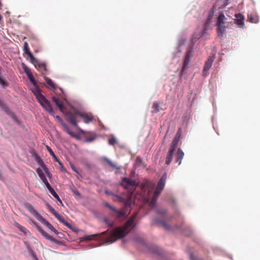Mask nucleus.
Returning <instances> with one entry per match:
<instances>
[{
  "instance_id": "obj_1",
  "label": "nucleus",
  "mask_w": 260,
  "mask_h": 260,
  "mask_svg": "<svg viewBox=\"0 0 260 260\" xmlns=\"http://www.w3.org/2000/svg\"><path fill=\"white\" fill-rule=\"evenodd\" d=\"M113 200L123 204V207L120 210L116 209L111 206L109 203L106 202L104 205L113 212V215L117 219H121L126 216V211L128 208H132L133 200L132 196L129 194H124L122 196L113 195Z\"/></svg>"
},
{
  "instance_id": "obj_2",
  "label": "nucleus",
  "mask_w": 260,
  "mask_h": 260,
  "mask_svg": "<svg viewBox=\"0 0 260 260\" xmlns=\"http://www.w3.org/2000/svg\"><path fill=\"white\" fill-rule=\"evenodd\" d=\"M137 215V212L134 213L127 220L123 226L116 228L112 231L111 234L107 238V241L112 243L117 239L124 237L129 232L128 229L133 225Z\"/></svg>"
},
{
  "instance_id": "obj_3",
  "label": "nucleus",
  "mask_w": 260,
  "mask_h": 260,
  "mask_svg": "<svg viewBox=\"0 0 260 260\" xmlns=\"http://www.w3.org/2000/svg\"><path fill=\"white\" fill-rule=\"evenodd\" d=\"M233 24V22L228 21V18L225 17L224 14L221 13L219 14L217 22V35L220 38H223V34L225 32V29L228 28L231 25Z\"/></svg>"
},
{
  "instance_id": "obj_4",
  "label": "nucleus",
  "mask_w": 260,
  "mask_h": 260,
  "mask_svg": "<svg viewBox=\"0 0 260 260\" xmlns=\"http://www.w3.org/2000/svg\"><path fill=\"white\" fill-rule=\"evenodd\" d=\"M167 178V174L166 173H165L159 179L157 184L153 196L149 203V206L151 208H153L155 206L156 200L158 196H159L161 191L164 188Z\"/></svg>"
},
{
  "instance_id": "obj_5",
  "label": "nucleus",
  "mask_w": 260,
  "mask_h": 260,
  "mask_svg": "<svg viewBox=\"0 0 260 260\" xmlns=\"http://www.w3.org/2000/svg\"><path fill=\"white\" fill-rule=\"evenodd\" d=\"M180 129L177 132L175 138L171 143L169 150L166 157L165 163L169 165L173 160L174 151L176 149L181 137Z\"/></svg>"
},
{
  "instance_id": "obj_6",
  "label": "nucleus",
  "mask_w": 260,
  "mask_h": 260,
  "mask_svg": "<svg viewBox=\"0 0 260 260\" xmlns=\"http://www.w3.org/2000/svg\"><path fill=\"white\" fill-rule=\"evenodd\" d=\"M35 94L41 106L49 113H53V110L49 102L43 96L40 89H37Z\"/></svg>"
},
{
  "instance_id": "obj_7",
  "label": "nucleus",
  "mask_w": 260,
  "mask_h": 260,
  "mask_svg": "<svg viewBox=\"0 0 260 260\" xmlns=\"http://www.w3.org/2000/svg\"><path fill=\"white\" fill-rule=\"evenodd\" d=\"M122 185L127 189H133L134 187L138 185L136 181L125 177L122 180Z\"/></svg>"
},
{
  "instance_id": "obj_8",
  "label": "nucleus",
  "mask_w": 260,
  "mask_h": 260,
  "mask_svg": "<svg viewBox=\"0 0 260 260\" xmlns=\"http://www.w3.org/2000/svg\"><path fill=\"white\" fill-rule=\"evenodd\" d=\"M23 206L40 222L43 218V217L34 209L33 206L30 203H25L23 204Z\"/></svg>"
},
{
  "instance_id": "obj_9",
  "label": "nucleus",
  "mask_w": 260,
  "mask_h": 260,
  "mask_svg": "<svg viewBox=\"0 0 260 260\" xmlns=\"http://www.w3.org/2000/svg\"><path fill=\"white\" fill-rule=\"evenodd\" d=\"M23 206L40 222L43 218V217L34 209L33 206L30 203H25L23 204Z\"/></svg>"
},
{
  "instance_id": "obj_10",
  "label": "nucleus",
  "mask_w": 260,
  "mask_h": 260,
  "mask_svg": "<svg viewBox=\"0 0 260 260\" xmlns=\"http://www.w3.org/2000/svg\"><path fill=\"white\" fill-rule=\"evenodd\" d=\"M38 231L42 234V235L46 239L50 240V241L55 243L57 244H60L61 242L53 238L48 234L45 230H44L41 226L37 227Z\"/></svg>"
},
{
  "instance_id": "obj_11",
  "label": "nucleus",
  "mask_w": 260,
  "mask_h": 260,
  "mask_svg": "<svg viewBox=\"0 0 260 260\" xmlns=\"http://www.w3.org/2000/svg\"><path fill=\"white\" fill-rule=\"evenodd\" d=\"M38 231L42 234V235L46 239L50 240V241L55 243L57 244H60L61 242L53 238L48 234L45 230H44L41 226L37 227Z\"/></svg>"
},
{
  "instance_id": "obj_12",
  "label": "nucleus",
  "mask_w": 260,
  "mask_h": 260,
  "mask_svg": "<svg viewBox=\"0 0 260 260\" xmlns=\"http://www.w3.org/2000/svg\"><path fill=\"white\" fill-rule=\"evenodd\" d=\"M75 110L76 109H74L73 112L71 111L67 112L66 116L68 121L74 126L77 127L78 126V124L76 116L78 115L75 113Z\"/></svg>"
},
{
  "instance_id": "obj_13",
  "label": "nucleus",
  "mask_w": 260,
  "mask_h": 260,
  "mask_svg": "<svg viewBox=\"0 0 260 260\" xmlns=\"http://www.w3.org/2000/svg\"><path fill=\"white\" fill-rule=\"evenodd\" d=\"M75 113L82 118L84 122L86 123H88L89 122L92 121L93 120V116L90 114H89L85 113H82L77 110H75Z\"/></svg>"
},
{
  "instance_id": "obj_14",
  "label": "nucleus",
  "mask_w": 260,
  "mask_h": 260,
  "mask_svg": "<svg viewBox=\"0 0 260 260\" xmlns=\"http://www.w3.org/2000/svg\"><path fill=\"white\" fill-rule=\"evenodd\" d=\"M214 60V56H209L207 60L205 62L203 70V75L207 76V72L209 71V70L211 68L212 63Z\"/></svg>"
},
{
  "instance_id": "obj_15",
  "label": "nucleus",
  "mask_w": 260,
  "mask_h": 260,
  "mask_svg": "<svg viewBox=\"0 0 260 260\" xmlns=\"http://www.w3.org/2000/svg\"><path fill=\"white\" fill-rule=\"evenodd\" d=\"M50 212L55 216V217L62 224H63L64 225L69 228V229H72L71 225L68 222H67L64 218L59 215L55 210L54 209H52Z\"/></svg>"
},
{
  "instance_id": "obj_16",
  "label": "nucleus",
  "mask_w": 260,
  "mask_h": 260,
  "mask_svg": "<svg viewBox=\"0 0 260 260\" xmlns=\"http://www.w3.org/2000/svg\"><path fill=\"white\" fill-rule=\"evenodd\" d=\"M32 63L35 65V67L42 73V74L44 75L48 72L45 63L40 62L37 60V62Z\"/></svg>"
},
{
  "instance_id": "obj_17",
  "label": "nucleus",
  "mask_w": 260,
  "mask_h": 260,
  "mask_svg": "<svg viewBox=\"0 0 260 260\" xmlns=\"http://www.w3.org/2000/svg\"><path fill=\"white\" fill-rule=\"evenodd\" d=\"M23 50L24 51V53L27 54L28 56L29 57L31 62L32 63H35L37 62V59H36L35 58L32 54L29 51L28 45L26 42H25L24 43Z\"/></svg>"
},
{
  "instance_id": "obj_18",
  "label": "nucleus",
  "mask_w": 260,
  "mask_h": 260,
  "mask_svg": "<svg viewBox=\"0 0 260 260\" xmlns=\"http://www.w3.org/2000/svg\"><path fill=\"white\" fill-rule=\"evenodd\" d=\"M52 100L56 106L59 108V110L61 112H63L65 110V108L63 105L62 100L57 96H53L52 98Z\"/></svg>"
},
{
  "instance_id": "obj_19",
  "label": "nucleus",
  "mask_w": 260,
  "mask_h": 260,
  "mask_svg": "<svg viewBox=\"0 0 260 260\" xmlns=\"http://www.w3.org/2000/svg\"><path fill=\"white\" fill-rule=\"evenodd\" d=\"M184 155V154L183 151L180 148H178L175 155V162L178 163L179 165L181 164Z\"/></svg>"
},
{
  "instance_id": "obj_20",
  "label": "nucleus",
  "mask_w": 260,
  "mask_h": 260,
  "mask_svg": "<svg viewBox=\"0 0 260 260\" xmlns=\"http://www.w3.org/2000/svg\"><path fill=\"white\" fill-rule=\"evenodd\" d=\"M40 222L55 234L57 235L58 234V232L45 218H43Z\"/></svg>"
},
{
  "instance_id": "obj_21",
  "label": "nucleus",
  "mask_w": 260,
  "mask_h": 260,
  "mask_svg": "<svg viewBox=\"0 0 260 260\" xmlns=\"http://www.w3.org/2000/svg\"><path fill=\"white\" fill-rule=\"evenodd\" d=\"M191 57V55L189 52H187L186 54L184 60L183 62L182 70H185L188 68V65Z\"/></svg>"
},
{
  "instance_id": "obj_22",
  "label": "nucleus",
  "mask_w": 260,
  "mask_h": 260,
  "mask_svg": "<svg viewBox=\"0 0 260 260\" xmlns=\"http://www.w3.org/2000/svg\"><path fill=\"white\" fill-rule=\"evenodd\" d=\"M236 19L235 20V23L240 26H243L244 24V16L241 14H237L235 15Z\"/></svg>"
},
{
  "instance_id": "obj_23",
  "label": "nucleus",
  "mask_w": 260,
  "mask_h": 260,
  "mask_svg": "<svg viewBox=\"0 0 260 260\" xmlns=\"http://www.w3.org/2000/svg\"><path fill=\"white\" fill-rule=\"evenodd\" d=\"M15 226L19 229V230L24 233V234L26 235L27 233H29V231L24 226H22L18 223H15Z\"/></svg>"
},
{
  "instance_id": "obj_24",
  "label": "nucleus",
  "mask_w": 260,
  "mask_h": 260,
  "mask_svg": "<svg viewBox=\"0 0 260 260\" xmlns=\"http://www.w3.org/2000/svg\"><path fill=\"white\" fill-rule=\"evenodd\" d=\"M62 126H63L64 131L71 136L73 137H75V135L74 133L70 129L69 126L66 123H62Z\"/></svg>"
},
{
  "instance_id": "obj_25",
  "label": "nucleus",
  "mask_w": 260,
  "mask_h": 260,
  "mask_svg": "<svg viewBox=\"0 0 260 260\" xmlns=\"http://www.w3.org/2000/svg\"><path fill=\"white\" fill-rule=\"evenodd\" d=\"M37 173L43 182L47 180L43 171L40 168H38L37 169Z\"/></svg>"
},
{
  "instance_id": "obj_26",
  "label": "nucleus",
  "mask_w": 260,
  "mask_h": 260,
  "mask_svg": "<svg viewBox=\"0 0 260 260\" xmlns=\"http://www.w3.org/2000/svg\"><path fill=\"white\" fill-rule=\"evenodd\" d=\"M45 80L48 85L51 87L53 89H56L57 86L53 82V81L50 78L45 77Z\"/></svg>"
},
{
  "instance_id": "obj_27",
  "label": "nucleus",
  "mask_w": 260,
  "mask_h": 260,
  "mask_svg": "<svg viewBox=\"0 0 260 260\" xmlns=\"http://www.w3.org/2000/svg\"><path fill=\"white\" fill-rule=\"evenodd\" d=\"M152 112L155 113H158L160 110V106L158 103L154 102L152 107Z\"/></svg>"
},
{
  "instance_id": "obj_28",
  "label": "nucleus",
  "mask_w": 260,
  "mask_h": 260,
  "mask_svg": "<svg viewBox=\"0 0 260 260\" xmlns=\"http://www.w3.org/2000/svg\"><path fill=\"white\" fill-rule=\"evenodd\" d=\"M105 160L107 162V163L112 168H113L114 169H117V170H119L120 169V167H118L116 164H115V163L113 162L111 160H110L108 158H105Z\"/></svg>"
},
{
  "instance_id": "obj_29",
  "label": "nucleus",
  "mask_w": 260,
  "mask_h": 260,
  "mask_svg": "<svg viewBox=\"0 0 260 260\" xmlns=\"http://www.w3.org/2000/svg\"><path fill=\"white\" fill-rule=\"evenodd\" d=\"M27 249L29 254L32 256L34 260H38L35 253L29 245H27Z\"/></svg>"
},
{
  "instance_id": "obj_30",
  "label": "nucleus",
  "mask_w": 260,
  "mask_h": 260,
  "mask_svg": "<svg viewBox=\"0 0 260 260\" xmlns=\"http://www.w3.org/2000/svg\"><path fill=\"white\" fill-rule=\"evenodd\" d=\"M22 66L24 72L27 75H29V74H31L30 69L24 63H22Z\"/></svg>"
},
{
  "instance_id": "obj_31",
  "label": "nucleus",
  "mask_w": 260,
  "mask_h": 260,
  "mask_svg": "<svg viewBox=\"0 0 260 260\" xmlns=\"http://www.w3.org/2000/svg\"><path fill=\"white\" fill-rule=\"evenodd\" d=\"M27 77L29 79V80H30V82L34 85H36V81L32 75V74H29V75H27Z\"/></svg>"
},
{
  "instance_id": "obj_32",
  "label": "nucleus",
  "mask_w": 260,
  "mask_h": 260,
  "mask_svg": "<svg viewBox=\"0 0 260 260\" xmlns=\"http://www.w3.org/2000/svg\"><path fill=\"white\" fill-rule=\"evenodd\" d=\"M52 195L60 203L62 204V202L61 200L60 199L58 195L56 193V192L54 191H52V192H50Z\"/></svg>"
},
{
  "instance_id": "obj_33",
  "label": "nucleus",
  "mask_w": 260,
  "mask_h": 260,
  "mask_svg": "<svg viewBox=\"0 0 260 260\" xmlns=\"http://www.w3.org/2000/svg\"><path fill=\"white\" fill-rule=\"evenodd\" d=\"M158 222L160 223L162 225V226L164 228H165L166 230L170 229L169 226L166 223V222L165 221L160 220V221H158Z\"/></svg>"
},
{
  "instance_id": "obj_34",
  "label": "nucleus",
  "mask_w": 260,
  "mask_h": 260,
  "mask_svg": "<svg viewBox=\"0 0 260 260\" xmlns=\"http://www.w3.org/2000/svg\"><path fill=\"white\" fill-rule=\"evenodd\" d=\"M248 19L249 21L252 23H257V19L256 18H253L252 16H248Z\"/></svg>"
},
{
  "instance_id": "obj_35",
  "label": "nucleus",
  "mask_w": 260,
  "mask_h": 260,
  "mask_svg": "<svg viewBox=\"0 0 260 260\" xmlns=\"http://www.w3.org/2000/svg\"><path fill=\"white\" fill-rule=\"evenodd\" d=\"M116 143V140L115 138L112 137L109 139V144L111 145H114Z\"/></svg>"
},
{
  "instance_id": "obj_36",
  "label": "nucleus",
  "mask_w": 260,
  "mask_h": 260,
  "mask_svg": "<svg viewBox=\"0 0 260 260\" xmlns=\"http://www.w3.org/2000/svg\"><path fill=\"white\" fill-rule=\"evenodd\" d=\"M98 236H99L98 234H95V235H90V236H88L86 238H85V239L86 240H91L94 239V238L95 237H96Z\"/></svg>"
},
{
  "instance_id": "obj_37",
  "label": "nucleus",
  "mask_w": 260,
  "mask_h": 260,
  "mask_svg": "<svg viewBox=\"0 0 260 260\" xmlns=\"http://www.w3.org/2000/svg\"><path fill=\"white\" fill-rule=\"evenodd\" d=\"M104 222L106 223V224H107L109 227L110 228H112L113 226V222H110L108 219H104Z\"/></svg>"
},
{
  "instance_id": "obj_38",
  "label": "nucleus",
  "mask_w": 260,
  "mask_h": 260,
  "mask_svg": "<svg viewBox=\"0 0 260 260\" xmlns=\"http://www.w3.org/2000/svg\"><path fill=\"white\" fill-rule=\"evenodd\" d=\"M46 147L47 150L48 151V152H49L50 154L52 156H54V153L53 152V151L51 149V148L49 146H48V145L46 146Z\"/></svg>"
},
{
  "instance_id": "obj_39",
  "label": "nucleus",
  "mask_w": 260,
  "mask_h": 260,
  "mask_svg": "<svg viewBox=\"0 0 260 260\" xmlns=\"http://www.w3.org/2000/svg\"><path fill=\"white\" fill-rule=\"evenodd\" d=\"M137 163H141L142 162V159L140 156H137L136 157Z\"/></svg>"
},
{
  "instance_id": "obj_40",
  "label": "nucleus",
  "mask_w": 260,
  "mask_h": 260,
  "mask_svg": "<svg viewBox=\"0 0 260 260\" xmlns=\"http://www.w3.org/2000/svg\"><path fill=\"white\" fill-rule=\"evenodd\" d=\"M56 118L61 123L62 125V123H64L63 121V120L61 119V118L59 116H56Z\"/></svg>"
},
{
  "instance_id": "obj_41",
  "label": "nucleus",
  "mask_w": 260,
  "mask_h": 260,
  "mask_svg": "<svg viewBox=\"0 0 260 260\" xmlns=\"http://www.w3.org/2000/svg\"><path fill=\"white\" fill-rule=\"evenodd\" d=\"M94 139V138L93 137H90V138H87L86 139V141L87 142H90L92 141Z\"/></svg>"
},
{
  "instance_id": "obj_42",
  "label": "nucleus",
  "mask_w": 260,
  "mask_h": 260,
  "mask_svg": "<svg viewBox=\"0 0 260 260\" xmlns=\"http://www.w3.org/2000/svg\"><path fill=\"white\" fill-rule=\"evenodd\" d=\"M46 187H47V189L49 190V191H50V192H52V191L54 190L53 188L51 187L50 184L48 186H47Z\"/></svg>"
},
{
  "instance_id": "obj_43",
  "label": "nucleus",
  "mask_w": 260,
  "mask_h": 260,
  "mask_svg": "<svg viewBox=\"0 0 260 260\" xmlns=\"http://www.w3.org/2000/svg\"><path fill=\"white\" fill-rule=\"evenodd\" d=\"M196 34H194V38L196 39H199V38H200L202 36V34H200L197 36H195Z\"/></svg>"
},
{
  "instance_id": "obj_44",
  "label": "nucleus",
  "mask_w": 260,
  "mask_h": 260,
  "mask_svg": "<svg viewBox=\"0 0 260 260\" xmlns=\"http://www.w3.org/2000/svg\"><path fill=\"white\" fill-rule=\"evenodd\" d=\"M47 207L49 211H51L52 209H54L51 206H50L49 204H47Z\"/></svg>"
},
{
  "instance_id": "obj_45",
  "label": "nucleus",
  "mask_w": 260,
  "mask_h": 260,
  "mask_svg": "<svg viewBox=\"0 0 260 260\" xmlns=\"http://www.w3.org/2000/svg\"><path fill=\"white\" fill-rule=\"evenodd\" d=\"M59 165L60 166L61 170L62 171H64V168L63 167V165H62V163L61 162H59Z\"/></svg>"
},
{
  "instance_id": "obj_46",
  "label": "nucleus",
  "mask_w": 260,
  "mask_h": 260,
  "mask_svg": "<svg viewBox=\"0 0 260 260\" xmlns=\"http://www.w3.org/2000/svg\"><path fill=\"white\" fill-rule=\"evenodd\" d=\"M0 107H1L2 108H5V104L1 100H0Z\"/></svg>"
},
{
  "instance_id": "obj_47",
  "label": "nucleus",
  "mask_w": 260,
  "mask_h": 260,
  "mask_svg": "<svg viewBox=\"0 0 260 260\" xmlns=\"http://www.w3.org/2000/svg\"><path fill=\"white\" fill-rule=\"evenodd\" d=\"M74 193L78 196H79L80 195V193L78 191H77V190H73Z\"/></svg>"
},
{
  "instance_id": "obj_48",
  "label": "nucleus",
  "mask_w": 260,
  "mask_h": 260,
  "mask_svg": "<svg viewBox=\"0 0 260 260\" xmlns=\"http://www.w3.org/2000/svg\"><path fill=\"white\" fill-rule=\"evenodd\" d=\"M44 183L46 185V186L50 185L47 180L44 182Z\"/></svg>"
},
{
  "instance_id": "obj_49",
  "label": "nucleus",
  "mask_w": 260,
  "mask_h": 260,
  "mask_svg": "<svg viewBox=\"0 0 260 260\" xmlns=\"http://www.w3.org/2000/svg\"><path fill=\"white\" fill-rule=\"evenodd\" d=\"M44 183L46 185V186L50 185L47 180L44 182Z\"/></svg>"
},
{
  "instance_id": "obj_50",
  "label": "nucleus",
  "mask_w": 260,
  "mask_h": 260,
  "mask_svg": "<svg viewBox=\"0 0 260 260\" xmlns=\"http://www.w3.org/2000/svg\"><path fill=\"white\" fill-rule=\"evenodd\" d=\"M158 213L160 214H165L166 213V211L165 210H163L162 212H160V211H158Z\"/></svg>"
},
{
  "instance_id": "obj_51",
  "label": "nucleus",
  "mask_w": 260,
  "mask_h": 260,
  "mask_svg": "<svg viewBox=\"0 0 260 260\" xmlns=\"http://www.w3.org/2000/svg\"><path fill=\"white\" fill-rule=\"evenodd\" d=\"M72 169H73V170L74 171H75V172H77V170H76V168H75V167H72Z\"/></svg>"
},
{
  "instance_id": "obj_52",
  "label": "nucleus",
  "mask_w": 260,
  "mask_h": 260,
  "mask_svg": "<svg viewBox=\"0 0 260 260\" xmlns=\"http://www.w3.org/2000/svg\"><path fill=\"white\" fill-rule=\"evenodd\" d=\"M3 178V176H2V172H1V171L0 170V179H2Z\"/></svg>"
},
{
  "instance_id": "obj_53",
  "label": "nucleus",
  "mask_w": 260,
  "mask_h": 260,
  "mask_svg": "<svg viewBox=\"0 0 260 260\" xmlns=\"http://www.w3.org/2000/svg\"><path fill=\"white\" fill-rule=\"evenodd\" d=\"M55 159V160L56 161L58 162V163H59V162H60V161L59 160V159H58V158L57 157H55V159Z\"/></svg>"
},
{
  "instance_id": "obj_54",
  "label": "nucleus",
  "mask_w": 260,
  "mask_h": 260,
  "mask_svg": "<svg viewBox=\"0 0 260 260\" xmlns=\"http://www.w3.org/2000/svg\"><path fill=\"white\" fill-rule=\"evenodd\" d=\"M107 232H108V231H106V232H104L102 233L101 234V235H105L107 234Z\"/></svg>"
},
{
  "instance_id": "obj_55",
  "label": "nucleus",
  "mask_w": 260,
  "mask_h": 260,
  "mask_svg": "<svg viewBox=\"0 0 260 260\" xmlns=\"http://www.w3.org/2000/svg\"><path fill=\"white\" fill-rule=\"evenodd\" d=\"M149 183H147L146 184L145 186H146V187H149Z\"/></svg>"
},
{
  "instance_id": "obj_56",
  "label": "nucleus",
  "mask_w": 260,
  "mask_h": 260,
  "mask_svg": "<svg viewBox=\"0 0 260 260\" xmlns=\"http://www.w3.org/2000/svg\"><path fill=\"white\" fill-rule=\"evenodd\" d=\"M206 26H205V28H204V30H203V32H205V30H206Z\"/></svg>"
},
{
  "instance_id": "obj_57",
  "label": "nucleus",
  "mask_w": 260,
  "mask_h": 260,
  "mask_svg": "<svg viewBox=\"0 0 260 260\" xmlns=\"http://www.w3.org/2000/svg\"><path fill=\"white\" fill-rule=\"evenodd\" d=\"M54 159H55V157H57L55 155V154H54V156H52Z\"/></svg>"
}]
</instances>
